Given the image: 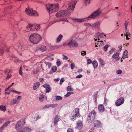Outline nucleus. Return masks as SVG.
<instances>
[{
    "instance_id": "1",
    "label": "nucleus",
    "mask_w": 132,
    "mask_h": 132,
    "mask_svg": "<svg viewBox=\"0 0 132 132\" xmlns=\"http://www.w3.org/2000/svg\"><path fill=\"white\" fill-rule=\"evenodd\" d=\"M101 13V9H100L92 13L87 17L84 19H72L74 22H82L85 21L86 19H89L90 18H94L100 15Z\"/></svg>"
},
{
    "instance_id": "2",
    "label": "nucleus",
    "mask_w": 132,
    "mask_h": 132,
    "mask_svg": "<svg viewBox=\"0 0 132 132\" xmlns=\"http://www.w3.org/2000/svg\"><path fill=\"white\" fill-rule=\"evenodd\" d=\"M101 13V9H100L92 13L87 17L84 19H72L74 22H82L85 21L86 19H89L90 18H94L100 15Z\"/></svg>"
},
{
    "instance_id": "3",
    "label": "nucleus",
    "mask_w": 132,
    "mask_h": 132,
    "mask_svg": "<svg viewBox=\"0 0 132 132\" xmlns=\"http://www.w3.org/2000/svg\"><path fill=\"white\" fill-rule=\"evenodd\" d=\"M29 39L31 43L36 44L38 43L41 40L42 37L38 34L35 33L30 35Z\"/></svg>"
},
{
    "instance_id": "4",
    "label": "nucleus",
    "mask_w": 132,
    "mask_h": 132,
    "mask_svg": "<svg viewBox=\"0 0 132 132\" xmlns=\"http://www.w3.org/2000/svg\"><path fill=\"white\" fill-rule=\"evenodd\" d=\"M46 7L49 13L56 11L59 7L58 4H48L46 5Z\"/></svg>"
},
{
    "instance_id": "5",
    "label": "nucleus",
    "mask_w": 132,
    "mask_h": 132,
    "mask_svg": "<svg viewBox=\"0 0 132 132\" xmlns=\"http://www.w3.org/2000/svg\"><path fill=\"white\" fill-rule=\"evenodd\" d=\"M80 117L79 109L76 108L71 113L70 116V119L72 121H74L76 119L77 117Z\"/></svg>"
},
{
    "instance_id": "6",
    "label": "nucleus",
    "mask_w": 132,
    "mask_h": 132,
    "mask_svg": "<svg viewBox=\"0 0 132 132\" xmlns=\"http://www.w3.org/2000/svg\"><path fill=\"white\" fill-rule=\"evenodd\" d=\"M71 13L69 10H63L57 12L56 14L57 17H62L70 15Z\"/></svg>"
},
{
    "instance_id": "7",
    "label": "nucleus",
    "mask_w": 132,
    "mask_h": 132,
    "mask_svg": "<svg viewBox=\"0 0 132 132\" xmlns=\"http://www.w3.org/2000/svg\"><path fill=\"white\" fill-rule=\"evenodd\" d=\"M25 122L23 120H21L18 121L15 126L16 129L18 131H21L23 128V127Z\"/></svg>"
},
{
    "instance_id": "8",
    "label": "nucleus",
    "mask_w": 132,
    "mask_h": 132,
    "mask_svg": "<svg viewBox=\"0 0 132 132\" xmlns=\"http://www.w3.org/2000/svg\"><path fill=\"white\" fill-rule=\"evenodd\" d=\"M96 112L95 110H93L89 114L88 118L87 121L90 123L92 122L95 118Z\"/></svg>"
},
{
    "instance_id": "9",
    "label": "nucleus",
    "mask_w": 132,
    "mask_h": 132,
    "mask_svg": "<svg viewBox=\"0 0 132 132\" xmlns=\"http://www.w3.org/2000/svg\"><path fill=\"white\" fill-rule=\"evenodd\" d=\"M25 12L28 15L31 16H38V14L37 12L36 11L29 8L26 9Z\"/></svg>"
},
{
    "instance_id": "10",
    "label": "nucleus",
    "mask_w": 132,
    "mask_h": 132,
    "mask_svg": "<svg viewBox=\"0 0 132 132\" xmlns=\"http://www.w3.org/2000/svg\"><path fill=\"white\" fill-rule=\"evenodd\" d=\"M70 47H77L78 46V43L75 40H71L67 44Z\"/></svg>"
},
{
    "instance_id": "11",
    "label": "nucleus",
    "mask_w": 132,
    "mask_h": 132,
    "mask_svg": "<svg viewBox=\"0 0 132 132\" xmlns=\"http://www.w3.org/2000/svg\"><path fill=\"white\" fill-rule=\"evenodd\" d=\"M125 100L124 98L121 97L117 100L115 104L117 106H118L122 104L124 102Z\"/></svg>"
},
{
    "instance_id": "12",
    "label": "nucleus",
    "mask_w": 132,
    "mask_h": 132,
    "mask_svg": "<svg viewBox=\"0 0 132 132\" xmlns=\"http://www.w3.org/2000/svg\"><path fill=\"white\" fill-rule=\"evenodd\" d=\"M35 24H29L26 27L28 30L32 31H36V29H35Z\"/></svg>"
},
{
    "instance_id": "13",
    "label": "nucleus",
    "mask_w": 132,
    "mask_h": 132,
    "mask_svg": "<svg viewBox=\"0 0 132 132\" xmlns=\"http://www.w3.org/2000/svg\"><path fill=\"white\" fill-rule=\"evenodd\" d=\"M77 2L73 1L70 2L69 4L68 9L70 10H73L75 7Z\"/></svg>"
},
{
    "instance_id": "14",
    "label": "nucleus",
    "mask_w": 132,
    "mask_h": 132,
    "mask_svg": "<svg viewBox=\"0 0 132 132\" xmlns=\"http://www.w3.org/2000/svg\"><path fill=\"white\" fill-rule=\"evenodd\" d=\"M98 111L100 112H103L105 111L104 107L103 104H99L98 106Z\"/></svg>"
},
{
    "instance_id": "15",
    "label": "nucleus",
    "mask_w": 132,
    "mask_h": 132,
    "mask_svg": "<svg viewBox=\"0 0 132 132\" xmlns=\"http://www.w3.org/2000/svg\"><path fill=\"white\" fill-rule=\"evenodd\" d=\"M94 127H101L102 123L101 121L99 120H96L94 122Z\"/></svg>"
},
{
    "instance_id": "16",
    "label": "nucleus",
    "mask_w": 132,
    "mask_h": 132,
    "mask_svg": "<svg viewBox=\"0 0 132 132\" xmlns=\"http://www.w3.org/2000/svg\"><path fill=\"white\" fill-rule=\"evenodd\" d=\"M32 130L28 127H25L19 132H31Z\"/></svg>"
},
{
    "instance_id": "17",
    "label": "nucleus",
    "mask_w": 132,
    "mask_h": 132,
    "mask_svg": "<svg viewBox=\"0 0 132 132\" xmlns=\"http://www.w3.org/2000/svg\"><path fill=\"white\" fill-rule=\"evenodd\" d=\"M60 119V116L59 115H57L55 116V117L54 121V126H55L57 123Z\"/></svg>"
},
{
    "instance_id": "18",
    "label": "nucleus",
    "mask_w": 132,
    "mask_h": 132,
    "mask_svg": "<svg viewBox=\"0 0 132 132\" xmlns=\"http://www.w3.org/2000/svg\"><path fill=\"white\" fill-rule=\"evenodd\" d=\"M83 126L82 122L80 121L77 122L76 127L78 129H81Z\"/></svg>"
},
{
    "instance_id": "19",
    "label": "nucleus",
    "mask_w": 132,
    "mask_h": 132,
    "mask_svg": "<svg viewBox=\"0 0 132 132\" xmlns=\"http://www.w3.org/2000/svg\"><path fill=\"white\" fill-rule=\"evenodd\" d=\"M11 122L9 121L6 122L2 127L0 128V131H2L3 130H4L5 127H6L8 124H9Z\"/></svg>"
},
{
    "instance_id": "20",
    "label": "nucleus",
    "mask_w": 132,
    "mask_h": 132,
    "mask_svg": "<svg viewBox=\"0 0 132 132\" xmlns=\"http://www.w3.org/2000/svg\"><path fill=\"white\" fill-rule=\"evenodd\" d=\"M100 23L99 22H97L94 23L92 26L95 28H98L100 25Z\"/></svg>"
},
{
    "instance_id": "21",
    "label": "nucleus",
    "mask_w": 132,
    "mask_h": 132,
    "mask_svg": "<svg viewBox=\"0 0 132 132\" xmlns=\"http://www.w3.org/2000/svg\"><path fill=\"white\" fill-rule=\"evenodd\" d=\"M92 64L94 69L97 67L98 66V63L96 61H93L92 62Z\"/></svg>"
},
{
    "instance_id": "22",
    "label": "nucleus",
    "mask_w": 132,
    "mask_h": 132,
    "mask_svg": "<svg viewBox=\"0 0 132 132\" xmlns=\"http://www.w3.org/2000/svg\"><path fill=\"white\" fill-rule=\"evenodd\" d=\"M63 37V36L61 34L60 35L58 38L57 39L56 42L57 43L59 42Z\"/></svg>"
},
{
    "instance_id": "23",
    "label": "nucleus",
    "mask_w": 132,
    "mask_h": 132,
    "mask_svg": "<svg viewBox=\"0 0 132 132\" xmlns=\"http://www.w3.org/2000/svg\"><path fill=\"white\" fill-rule=\"evenodd\" d=\"M46 47L45 46H41L39 49L42 52L46 51Z\"/></svg>"
},
{
    "instance_id": "24",
    "label": "nucleus",
    "mask_w": 132,
    "mask_h": 132,
    "mask_svg": "<svg viewBox=\"0 0 132 132\" xmlns=\"http://www.w3.org/2000/svg\"><path fill=\"white\" fill-rule=\"evenodd\" d=\"M119 56V53L118 52H116L115 54H114L112 56V57L114 59H116Z\"/></svg>"
},
{
    "instance_id": "25",
    "label": "nucleus",
    "mask_w": 132,
    "mask_h": 132,
    "mask_svg": "<svg viewBox=\"0 0 132 132\" xmlns=\"http://www.w3.org/2000/svg\"><path fill=\"white\" fill-rule=\"evenodd\" d=\"M98 60L101 65H103L105 64V63L104 61L101 58H99Z\"/></svg>"
},
{
    "instance_id": "26",
    "label": "nucleus",
    "mask_w": 132,
    "mask_h": 132,
    "mask_svg": "<svg viewBox=\"0 0 132 132\" xmlns=\"http://www.w3.org/2000/svg\"><path fill=\"white\" fill-rule=\"evenodd\" d=\"M90 0H84V3L85 5H88L90 3Z\"/></svg>"
},
{
    "instance_id": "27",
    "label": "nucleus",
    "mask_w": 132,
    "mask_h": 132,
    "mask_svg": "<svg viewBox=\"0 0 132 132\" xmlns=\"http://www.w3.org/2000/svg\"><path fill=\"white\" fill-rule=\"evenodd\" d=\"M0 109L1 110L5 111L6 110V107L5 106L1 105L0 106Z\"/></svg>"
},
{
    "instance_id": "28",
    "label": "nucleus",
    "mask_w": 132,
    "mask_h": 132,
    "mask_svg": "<svg viewBox=\"0 0 132 132\" xmlns=\"http://www.w3.org/2000/svg\"><path fill=\"white\" fill-rule=\"evenodd\" d=\"M35 29H36V31L39 30L40 28V24H35Z\"/></svg>"
},
{
    "instance_id": "29",
    "label": "nucleus",
    "mask_w": 132,
    "mask_h": 132,
    "mask_svg": "<svg viewBox=\"0 0 132 132\" xmlns=\"http://www.w3.org/2000/svg\"><path fill=\"white\" fill-rule=\"evenodd\" d=\"M19 102V101L17 100H14L11 102V104L12 105L15 104L17 103H18Z\"/></svg>"
},
{
    "instance_id": "30",
    "label": "nucleus",
    "mask_w": 132,
    "mask_h": 132,
    "mask_svg": "<svg viewBox=\"0 0 132 132\" xmlns=\"http://www.w3.org/2000/svg\"><path fill=\"white\" fill-rule=\"evenodd\" d=\"M44 98V96L43 95H41L40 96L39 98V100L40 101L42 102L43 101V98Z\"/></svg>"
},
{
    "instance_id": "31",
    "label": "nucleus",
    "mask_w": 132,
    "mask_h": 132,
    "mask_svg": "<svg viewBox=\"0 0 132 132\" xmlns=\"http://www.w3.org/2000/svg\"><path fill=\"white\" fill-rule=\"evenodd\" d=\"M55 98L57 100H61L62 99V97L61 96H57Z\"/></svg>"
},
{
    "instance_id": "32",
    "label": "nucleus",
    "mask_w": 132,
    "mask_h": 132,
    "mask_svg": "<svg viewBox=\"0 0 132 132\" xmlns=\"http://www.w3.org/2000/svg\"><path fill=\"white\" fill-rule=\"evenodd\" d=\"M36 132H45V131L40 129L38 128L36 129Z\"/></svg>"
},
{
    "instance_id": "33",
    "label": "nucleus",
    "mask_w": 132,
    "mask_h": 132,
    "mask_svg": "<svg viewBox=\"0 0 132 132\" xmlns=\"http://www.w3.org/2000/svg\"><path fill=\"white\" fill-rule=\"evenodd\" d=\"M109 47V46L108 45H106L105 46H104L103 47V49L104 50V51L106 52V51L107 49Z\"/></svg>"
},
{
    "instance_id": "34",
    "label": "nucleus",
    "mask_w": 132,
    "mask_h": 132,
    "mask_svg": "<svg viewBox=\"0 0 132 132\" xmlns=\"http://www.w3.org/2000/svg\"><path fill=\"white\" fill-rule=\"evenodd\" d=\"M67 89L68 91H72L73 89L71 88V87L70 86H69L67 87Z\"/></svg>"
},
{
    "instance_id": "35",
    "label": "nucleus",
    "mask_w": 132,
    "mask_h": 132,
    "mask_svg": "<svg viewBox=\"0 0 132 132\" xmlns=\"http://www.w3.org/2000/svg\"><path fill=\"white\" fill-rule=\"evenodd\" d=\"M46 64V66H48V68L49 69H50L52 67V64L51 63H48L47 64Z\"/></svg>"
},
{
    "instance_id": "36",
    "label": "nucleus",
    "mask_w": 132,
    "mask_h": 132,
    "mask_svg": "<svg viewBox=\"0 0 132 132\" xmlns=\"http://www.w3.org/2000/svg\"><path fill=\"white\" fill-rule=\"evenodd\" d=\"M49 87H50V85L48 84H45L43 85V87L46 89Z\"/></svg>"
},
{
    "instance_id": "37",
    "label": "nucleus",
    "mask_w": 132,
    "mask_h": 132,
    "mask_svg": "<svg viewBox=\"0 0 132 132\" xmlns=\"http://www.w3.org/2000/svg\"><path fill=\"white\" fill-rule=\"evenodd\" d=\"M7 74V76L6 78V79L7 80L8 79H9L12 76V75H11V72Z\"/></svg>"
},
{
    "instance_id": "38",
    "label": "nucleus",
    "mask_w": 132,
    "mask_h": 132,
    "mask_svg": "<svg viewBox=\"0 0 132 132\" xmlns=\"http://www.w3.org/2000/svg\"><path fill=\"white\" fill-rule=\"evenodd\" d=\"M40 85V83L39 82H37L34 84V85L36 86L37 88Z\"/></svg>"
},
{
    "instance_id": "39",
    "label": "nucleus",
    "mask_w": 132,
    "mask_h": 132,
    "mask_svg": "<svg viewBox=\"0 0 132 132\" xmlns=\"http://www.w3.org/2000/svg\"><path fill=\"white\" fill-rule=\"evenodd\" d=\"M50 107V105H47L44 106L43 108V109H45L46 108H48Z\"/></svg>"
},
{
    "instance_id": "40",
    "label": "nucleus",
    "mask_w": 132,
    "mask_h": 132,
    "mask_svg": "<svg viewBox=\"0 0 132 132\" xmlns=\"http://www.w3.org/2000/svg\"><path fill=\"white\" fill-rule=\"evenodd\" d=\"M73 94V92H68L67 93L66 95H65V96L68 97L69 96Z\"/></svg>"
},
{
    "instance_id": "41",
    "label": "nucleus",
    "mask_w": 132,
    "mask_h": 132,
    "mask_svg": "<svg viewBox=\"0 0 132 132\" xmlns=\"http://www.w3.org/2000/svg\"><path fill=\"white\" fill-rule=\"evenodd\" d=\"M5 73L7 75V74L11 73V71L10 70L7 69H5L4 71Z\"/></svg>"
},
{
    "instance_id": "42",
    "label": "nucleus",
    "mask_w": 132,
    "mask_h": 132,
    "mask_svg": "<svg viewBox=\"0 0 132 132\" xmlns=\"http://www.w3.org/2000/svg\"><path fill=\"white\" fill-rule=\"evenodd\" d=\"M52 70L53 72H55L57 69V68L56 67H55L52 68Z\"/></svg>"
},
{
    "instance_id": "43",
    "label": "nucleus",
    "mask_w": 132,
    "mask_h": 132,
    "mask_svg": "<svg viewBox=\"0 0 132 132\" xmlns=\"http://www.w3.org/2000/svg\"><path fill=\"white\" fill-rule=\"evenodd\" d=\"M50 105V107H52L53 108H54L57 105V104H51Z\"/></svg>"
},
{
    "instance_id": "44",
    "label": "nucleus",
    "mask_w": 132,
    "mask_h": 132,
    "mask_svg": "<svg viewBox=\"0 0 132 132\" xmlns=\"http://www.w3.org/2000/svg\"><path fill=\"white\" fill-rule=\"evenodd\" d=\"M108 101V100L106 99V98L105 97L104 99V104L107 105V102Z\"/></svg>"
},
{
    "instance_id": "45",
    "label": "nucleus",
    "mask_w": 132,
    "mask_h": 132,
    "mask_svg": "<svg viewBox=\"0 0 132 132\" xmlns=\"http://www.w3.org/2000/svg\"><path fill=\"white\" fill-rule=\"evenodd\" d=\"M115 49H114L113 48L112 49L110 50L109 51V53L110 54H112L113 52L115 50Z\"/></svg>"
},
{
    "instance_id": "46",
    "label": "nucleus",
    "mask_w": 132,
    "mask_h": 132,
    "mask_svg": "<svg viewBox=\"0 0 132 132\" xmlns=\"http://www.w3.org/2000/svg\"><path fill=\"white\" fill-rule=\"evenodd\" d=\"M67 132H74L73 129L71 128L68 129Z\"/></svg>"
},
{
    "instance_id": "47",
    "label": "nucleus",
    "mask_w": 132,
    "mask_h": 132,
    "mask_svg": "<svg viewBox=\"0 0 132 132\" xmlns=\"http://www.w3.org/2000/svg\"><path fill=\"white\" fill-rule=\"evenodd\" d=\"M75 66V65L74 63H72L71 64V68L72 69H73Z\"/></svg>"
},
{
    "instance_id": "48",
    "label": "nucleus",
    "mask_w": 132,
    "mask_h": 132,
    "mask_svg": "<svg viewBox=\"0 0 132 132\" xmlns=\"http://www.w3.org/2000/svg\"><path fill=\"white\" fill-rule=\"evenodd\" d=\"M86 54V53L85 51H82L81 52V55H85Z\"/></svg>"
},
{
    "instance_id": "49",
    "label": "nucleus",
    "mask_w": 132,
    "mask_h": 132,
    "mask_svg": "<svg viewBox=\"0 0 132 132\" xmlns=\"http://www.w3.org/2000/svg\"><path fill=\"white\" fill-rule=\"evenodd\" d=\"M50 91H51V89H50V87H48V88H46V93L49 92Z\"/></svg>"
},
{
    "instance_id": "50",
    "label": "nucleus",
    "mask_w": 132,
    "mask_h": 132,
    "mask_svg": "<svg viewBox=\"0 0 132 132\" xmlns=\"http://www.w3.org/2000/svg\"><path fill=\"white\" fill-rule=\"evenodd\" d=\"M128 54V52L127 50H126L124 52L123 54H124L125 56H127Z\"/></svg>"
},
{
    "instance_id": "51",
    "label": "nucleus",
    "mask_w": 132,
    "mask_h": 132,
    "mask_svg": "<svg viewBox=\"0 0 132 132\" xmlns=\"http://www.w3.org/2000/svg\"><path fill=\"white\" fill-rule=\"evenodd\" d=\"M92 61L91 59H88L87 60V63L88 64L92 63Z\"/></svg>"
},
{
    "instance_id": "52",
    "label": "nucleus",
    "mask_w": 132,
    "mask_h": 132,
    "mask_svg": "<svg viewBox=\"0 0 132 132\" xmlns=\"http://www.w3.org/2000/svg\"><path fill=\"white\" fill-rule=\"evenodd\" d=\"M122 72V71L121 70H119L117 71V73L118 74H121Z\"/></svg>"
},
{
    "instance_id": "53",
    "label": "nucleus",
    "mask_w": 132,
    "mask_h": 132,
    "mask_svg": "<svg viewBox=\"0 0 132 132\" xmlns=\"http://www.w3.org/2000/svg\"><path fill=\"white\" fill-rule=\"evenodd\" d=\"M64 78H62L61 79L60 81V84L61 85L62 84V83L64 82Z\"/></svg>"
},
{
    "instance_id": "54",
    "label": "nucleus",
    "mask_w": 132,
    "mask_h": 132,
    "mask_svg": "<svg viewBox=\"0 0 132 132\" xmlns=\"http://www.w3.org/2000/svg\"><path fill=\"white\" fill-rule=\"evenodd\" d=\"M84 25L85 26H91V24H90L88 23H85L84 24Z\"/></svg>"
},
{
    "instance_id": "55",
    "label": "nucleus",
    "mask_w": 132,
    "mask_h": 132,
    "mask_svg": "<svg viewBox=\"0 0 132 132\" xmlns=\"http://www.w3.org/2000/svg\"><path fill=\"white\" fill-rule=\"evenodd\" d=\"M126 34L127 35L126 36V37H128V36H129L130 35V34L128 32V30L126 31Z\"/></svg>"
},
{
    "instance_id": "56",
    "label": "nucleus",
    "mask_w": 132,
    "mask_h": 132,
    "mask_svg": "<svg viewBox=\"0 0 132 132\" xmlns=\"http://www.w3.org/2000/svg\"><path fill=\"white\" fill-rule=\"evenodd\" d=\"M56 64L57 65L59 66L61 65V62L59 61H57L56 62Z\"/></svg>"
},
{
    "instance_id": "57",
    "label": "nucleus",
    "mask_w": 132,
    "mask_h": 132,
    "mask_svg": "<svg viewBox=\"0 0 132 132\" xmlns=\"http://www.w3.org/2000/svg\"><path fill=\"white\" fill-rule=\"evenodd\" d=\"M128 23V21H125V26L127 27Z\"/></svg>"
},
{
    "instance_id": "58",
    "label": "nucleus",
    "mask_w": 132,
    "mask_h": 132,
    "mask_svg": "<svg viewBox=\"0 0 132 132\" xmlns=\"http://www.w3.org/2000/svg\"><path fill=\"white\" fill-rule=\"evenodd\" d=\"M97 36L98 37H103L101 34V33L99 32H98L97 34Z\"/></svg>"
},
{
    "instance_id": "59",
    "label": "nucleus",
    "mask_w": 132,
    "mask_h": 132,
    "mask_svg": "<svg viewBox=\"0 0 132 132\" xmlns=\"http://www.w3.org/2000/svg\"><path fill=\"white\" fill-rule=\"evenodd\" d=\"M39 71V70H37L36 71H34L33 72L34 74H37Z\"/></svg>"
},
{
    "instance_id": "60",
    "label": "nucleus",
    "mask_w": 132,
    "mask_h": 132,
    "mask_svg": "<svg viewBox=\"0 0 132 132\" xmlns=\"http://www.w3.org/2000/svg\"><path fill=\"white\" fill-rule=\"evenodd\" d=\"M12 92H13L16 93L18 94L19 95H20L21 93V92H17V91H16V90H12Z\"/></svg>"
},
{
    "instance_id": "61",
    "label": "nucleus",
    "mask_w": 132,
    "mask_h": 132,
    "mask_svg": "<svg viewBox=\"0 0 132 132\" xmlns=\"http://www.w3.org/2000/svg\"><path fill=\"white\" fill-rule=\"evenodd\" d=\"M63 59L68 60V57L67 56L64 55H63Z\"/></svg>"
},
{
    "instance_id": "62",
    "label": "nucleus",
    "mask_w": 132,
    "mask_h": 132,
    "mask_svg": "<svg viewBox=\"0 0 132 132\" xmlns=\"http://www.w3.org/2000/svg\"><path fill=\"white\" fill-rule=\"evenodd\" d=\"M14 60L15 62H20L21 61L20 60L17 59H15Z\"/></svg>"
},
{
    "instance_id": "63",
    "label": "nucleus",
    "mask_w": 132,
    "mask_h": 132,
    "mask_svg": "<svg viewBox=\"0 0 132 132\" xmlns=\"http://www.w3.org/2000/svg\"><path fill=\"white\" fill-rule=\"evenodd\" d=\"M126 57H128L127 56H125L124 54H123V56L122 58H121V59H124Z\"/></svg>"
},
{
    "instance_id": "64",
    "label": "nucleus",
    "mask_w": 132,
    "mask_h": 132,
    "mask_svg": "<svg viewBox=\"0 0 132 132\" xmlns=\"http://www.w3.org/2000/svg\"><path fill=\"white\" fill-rule=\"evenodd\" d=\"M82 77V75H78L76 77V78H80Z\"/></svg>"
}]
</instances>
